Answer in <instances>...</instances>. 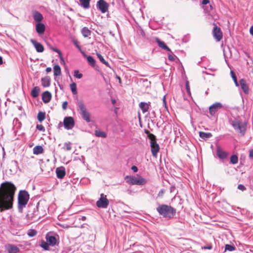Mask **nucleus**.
Wrapping results in <instances>:
<instances>
[{"label": "nucleus", "instance_id": "obj_1", "mask_svg": "<svg viewBox=\"0 0 253 253\" xmlns=\"http://www.w3.org/2000/svg\"><path fill=\"white\" fill-rule=\"evenodd\" d=\"M16 188L10 182L1 184L0 187V211L9 210L13 208L14 196Z\"/></svg>", "mask_w": 253, "mask_h": 253}, {"label": "nucleus", "instance_id": "obj_2", "mask_svg": "<svg viewBox=\"0 0 253 253\" xmlns=\"http://www.w3.org/2000/svg\"><path fill=\"white\" fill-rule=\"evenodd\" d=\"M157 211L164 217L170 219L173 217L176 213V210L170 206L161 205L157 208Z\"/></svg>", "mask_w": 253, "mask_h": 253}, {"label": "nucleus", "instance_id": "obj_3", "mask_svg": "<svg viewBox=\"0 0 253 253\" xmlns=\"http://www.w3.org/2000/svg\"><path fill=\"white\" fill-rule=\"evenodd\" d=\"M29 199L28 193L25 191H20L18 196V208L19 211L22 212L23 209L25 208Z\"/></svg>", "mask_w": 253, "mask_h": 253}, {"label": "nucleus", "instance_id": "obj_4", "mask_svg": "<svg viewBox=\"0 0 253 253\" xmlns=\"http://www.w3.org/2000/svg\"><path fill=\"white\" fill-rule=\"evenodd\" d=\"M126 182L132 185H142L147 183V180L140 176H126L125 178Z\"/></svg>", "mask_w": 253, "mask_h": 253}, {"label": "nucleus", "instance_id": "obj_5", "mask_svg": "<svg viewBox=\"0 0 253 253\" xmlns=\"http://www.w3.org/2000/svg\"><path fill=\"white\" fill-rule=\"evenodd\" d=\"M148 137L150 139V146L152 156L156 158L157 154L160 150L159 145L156 142V137L154 135L149 133Z\"/></svg>", "mask_w": 253, "mask_h": 253}, {"label": "nucleus", "instance_id": "obj_6", "mask_svg": "<svg viewBox=\"0 0 253 253\" xmlns=\"http://www.w3.org/2000/svg\"><path fill=\"white\" fill-rule=\"evenodd\" d=\"M77 105L80 110L81 114L83 119L87 123L90 122L91 121L90 119V115L87 111L85 105L82 101L78 102Z\"/></svg>", "mask_w": 253, "mask_h": 253}, {"label": "nucleus", "instance_id": "obj_7", "mask_svg": "<svg viewBox=\"0 0 253 253\" xmlns=\"http://www.w3.org/2000/svg\"><path fill=\"white\" fill-rule=\"evenodd\" d=\"M109 205V201L107 199L106 196L103 194H101L100 198L96 202V206L100 208H107Z\"/></svg>", "mask_w": 253, "mask_h": 253}, {"label": "nucleus", "instance_id": "obj_8", "mask_svg": "<svg viewBox=\"0 0 253 253\" xmlns=\"http://www.w3.org/2000/svg\"><path fill=\"white\" fill-rule=\"evenodd\" d=\"M63 124L65 129L67 130L72 129L75 126V122L73 118L72 117H66L64 118Z\"/></svg>", "mask_w": 253, "mask_h": 253}, {"label": "nucleus", "instance_id": "obj_9", "mask_svg": "<svg viewBox=\"0 0 253 253\" xmlns=\"http://www.w3.org/2000/svg\"><path fill=\"white\" fill-rule=\"evenodd\" d=\"M96 6L102 13H104L108 11L109 5L104 0H99Z\"/></svg>", "mask_w": 253, "mask_h": 253}, {"label": "nucleus", "instance_id": "obj_10", "mask_svg": "<svg viewBox=\"0 0 253 253\" xmlns=\"http://www.w3.org/2000/svg\"><path fill=\"white\" fill-rule=\"evenodd\" d=\"M223 107L222 104L220 102H216L209 107V113L211 116H214L215 113Z\"/></svg>", "mask_w": 253, "mask_h": 253}, {"label": "nucleus", "instance_id": "obj_11", "mask_svg": "<svg viewBox=\"0 0 253 253\" xmlns=\"http://www.w3.org/2000/svg\"><path fill=\"white\" fill-rule=\"evenodd\" d=\"M213 36L215 39L217 41H220L222 38V33L220 28L217 27L216 25H214L212 31Z\"/></svg>", "mask_w": 253, "mask_h": 253}, {"label": "nucleus", "instance_id": "obj_12", "mask_svg": "<svg viewBox=\"0 0 253 253\" xmlns=\"http://www.w3.org/2000/svg\"><path fill=\"white\" fill-rule=\"evenodd\" d=\"M232 125L235 129L239 130L241 133H243V134L244 133L245 127V126L241 125L239 121H233Z\"/></svg>", "mask_w": 253, "mask_h": 253}, {"label": "nucleus", "instance_id": "obj_13", "mask_svg": "<svg viewBox=\"0 0 253 253\" xmlns=\"http://www.w3.org/2000/svg\"><path fill=\"white\" fill-rule=\"evenodd\" d=\"M5 249L8 253H17L20 251L19 248L12 244H7L5 246Z\"/></svg>", "mask_w": 253, "mask_h": 253}, {"label": "nucleus", "instance_id": "obj_14", "mask_svg": "<svg viewBox=\"0 0 253 253\" xmlns=\"http://www.w3.org/2000/svg\"><path fill=\"white\" fill-rule=\"evenodd\" d=\"M30 42L33 44V45L34 46L35 48L36 49V51L38 52H42L43 51L44 47L41 43L37 42V41H36L35 40H34L33 39H31L30 40Z\"/></svg>", "mask_w": 253, "mask_h": 253}, {"label": "nucleus", "instance_id": "obj_15", "mask_svg": "<svg viewBox=\"0 0 253 253\" xmlns=\"http://www.w3.org/2000/svg\"><path fill=\"white\" fill-rule=\"evenodd\" d=\"M240 85L244 92L246 94H248L250 92L249 86L244 79H242L240 80Z\"/></svg>", "mask_w": 253, "mask_h": 253}, {"label": "nucleus", "instance_id": "obj_16", "mask_svg": "<svg viewBox=\"0 0 253 253\" xmlns=\"http://www.w3.org/2000/svg\"><path fill=\"white\" fill-rule=\"evenodd\" d=\"M33 17L34 21L37 23H41L43 18L42 15L38 11L33 12Z\"/></svg>", "mask_w": 253, "mask_h": 253}, {"label": "nucleus", "instance_id": "obj_17", "mask_svg": "<svg viewBox=\"0 0 253 253\" xmlns=\"http://www.w3.org/2000/svg\"><path fill=\"white\" fill-rule=\"evenodd\" d=\"M56 173L58 178L62 179L66 174L65 168L63 167L57 168L56 169Z\"/></svg>", "mask_w": 253, "mask_h": 253}, {"label": "nucleus", "instance_id": "obj_18", "mask_svg": "<svg viewBox=\"0 0 253 253\" xmlns=\"http://www.w3.org/2000/svg\"><path fill=\"white\" fill-rule=\"evenodd\" d=\"M45 26L42 23H38L36 25V30L39 35H42L44 33Z\"/></svg>", "mask_w": 253, "mask_h": 253}, {"label": "nucleus", "instance_id": "obj_19", "mask_svg": "<svg viewBox=\"0 0 253 253\" xmlns=\"http://www.w3.org/2000/svg\"><path fill=\"white\" fill-rule=\"evenodd\" d=\"M51 98V93L48 91H46L43 92L42 94V99L43 102L47 103H48Z\"/></svg>", "mask_w": 253, "mask_h": 253}, {"label": "nucleus", "instance_id": "obj_20", "mask_svg": "<svg viewBox=\"0 0 253 253\" xmlns=\"http://www.w3.org/2000/svg\"><path fill=\"white\" fill-rule=\"evenodd\" d=\"M216 154L220 159H225L227 156V153L224 151L220 147H217Z\"/></svg>", "mask_w": 253, "mask_h": 253}, {"label": "nucleus", "instance_id": "obj_21", "mask_svg": "<svg viewBox=\"0 0 253 253\" xmlns=\"http://www.w3.org/2000/svg\"><path fill=\"white\" fill-rule=\"evenodd\" d=\"M150 106V102L149 103L141 102L139 103V106L141 108L142 112L145 113L148 111Z\"/></svg>", "mask_w": 253, "mask_h": 253}, {"label": "nucleus", "instance_id": "obj_22", "mask_svg": "<svg viewBox=\"0 0 253 253\" xmlns=\"http://www.w3.org/2000/svg\"><path fill=\"white\" fill-rule=\"evenodd\" d=\"M47 242L49 245L54 246L56 243V239L55 237L52 236L47 235L46 237Z\"/></svg>", "mask_w": 253, "mask_h": 253}, {"label": "nucleus", "instance_id": "obj_23", "mask_svg": "<svg viewBox=\"0 0 253 253\" xmlns=\"http://www.w3.org/2000/svg\"><path fill=\"white\" fill-rule=\"evenodd\" d=\"M80 5L84 9H88L90 7V0H79Z\"/></svg>", "mask_w": 253, "mask_h": 253}, {"label": "nucleus", "instance_id": "obj_24", "mask_svg": "<svg viewBox=\"0 0 253 253\" xmlns=\"http://www.w3.org/2000/svg\"><path fill=\"white\" fill-rule=\"evenodd\" d=\"M156 42L158 44L159 46L163 49H166L168 51H170V49L166 45L164 42L161 41L159 38L155 39Z\"/></svg>", "mask_w": 253, "mask_h": 253}, {"label": "nucleus", "instance_id": "obj_25", "mask_svg": "<svg viewBox=\"0 0 253 253\" xmlns=\"http://www.w3.org/2000/svg\"><path fill=\"white\" fill-rule=\"evenodd\" d=\"M81 33L84 38H87L91 35V31L88 28L84 27L82 28Z\"/></svg>", "mask_w": 253, "mask_h": 253}, {"label": "nucleus", "instance_id": "obj_26", "mask_svg": "<svg viewBox=\"0 0 253 253\" xmlns=\"http://www.w3.org/2000/svg\"><path fill=\"white\" fill-rule=\"evenodd\" d=\"M42 84L44 87H48L50 84V80L48 77H45L42 79Z\"/></svg>", "mask_w": 253, "mask_h": 253}, {"label": "nucleus", "instance_id": "obj_27", "mask_svg": "<svg viewBox=\"0 0 253 253\" xmlns=\"http://www.w3.org/2000/svg\"><path fill=\"white\" fill-rule=\"evenodd\" d=\"M43 149L42 146L38 145L33 148V153L35 155L41 154L43 153Z\"/></svg>", "mask_w": 253, "mask_h": 253}, {"label": "nucleus", "instance_id": "obj_28", "mask_svg": "<svg viewBox=\"0 0 253 253\" xmlns=\"http://www.w3.org/2000/svg\"><path fill=\"white\" fill-rule=\"evenodd\" d=\"M95 135L97 137L102 138H106L107 137L106 133L100 129H96L95 130Z\"/></svg>", "mask_w": 253, "mask_h": 253}, {"label": "nucleus", "instance_id": "obj_29", "mask_svg": "<svg viewBox=\"0 0 253 253\" xmlns=\"http://www.w3.org/2000/svg\"><path fill=\"white\" fill-rule=\"evenodd\" d=\"M40 88L38 86L35 87L31 91V95L36 98L38 96L39 94Z\"/></svg>", "mask_w": 253, "mask_h": 253}, {"label": "nucleus", "instance_id": "obj_30", "mask_svg": "<svg viewBox=\"0 0 253 253\" xmlns=\"http://www.w3.org/2000/svg\"><path fill=\"white\" fill-rule=\"evenodd\" d=\"M54 75L55 76H59L61 74V68L58 65H56L53 67Z\"/></svg>", "mask_w": 253, "mask_h": 253}, {"label": "nucleus", "instance_id": "obj_31", "mask_svg": "<svg viewBox=\"0 0 253 253\" xmlns=\"http://www.w3.org/2000/svg\"><path fill=\"white\" fill-rule=\"evenodd\" d=\"M199 135L202 138H209L212 136V135L210 132H205L200 131L199 132Z\"/></svg>", "mask_w": 253, "mask_h": 253}, {"label": "nucleus", "instance_id": "obj_32", "mask_svg": "<svg viewBox=\"0 0 253 253\" xmlns=\"http://www.w3.org/2000/svg\"><path fill=\"white\" fill-rule=\"evenodd\" d=\"M86 59L88 64L92 67H94L95 65L96 61L91 56H86Z\"/></svg>", "mask_w": 253, "mask_h": 253}, {"label": "nucleus", "instance_id": "obj_33", "mask_svg": "<svg viewBox=\"0 0 253 253\" xmlns=\"http://www.w3.org/2000/svg\"><path fill=\"white\" fill-rule=\"evenodd\" d=\"M37 117L40 122H42L45 119V113L42 112H39Z\"/></svg>", "mask_w": 253, "mask_h": 253}, {"label": "nucleus", "instance_id": "obj_34", "mask_svg": "<svg viewBox=\"0 0 253 253\" xmlns=\"http://www.w3.org/2000/svg\"><path fill=\"white\" fill-rule=\"evenodd\" d=\"M49 245L47 242H46L44 241H42L40 244L41 247L44 249L45 250H49Z\"/></svg>", "mask_w": 253, "mask_h": 253}, {"label": "nucleus", "instance_id": "obj_35", "mask_svg": "<svg viewBox=\"0 0 253 253\" xmlns=\"http://www.w3.org/2000/svg\"><path fill=\"white\" fill-rule=\"evenodd\" d=\"M70 88L73 94H76L77 93V85L75 83L70 84Z\"/></svg>", "mask_w": 253, "mask_h": 253}, {"label": "nucleus", "instance_id": "obj_36", "mask_svg": "<svg viewBox=\"0 0 253 253\" xmlns=\"http://www.w3.org/2000/svg\"><path fill=\"white\" fill-rule=\"evenodd\" d=\"M98 58H99V60L104 64L106 65L107 66H109V63L106 62L105 59H104L103 57L99 53L96 54Z\"/></svg>", "mask_w": 253, "mask_h": 253}, {"label": "nucleus", "instance_id": "obj_37", "mask_svg": "<svg viewBox=\"0 0 253 253\" xmlns=\"http://www.w3.org/2000/svg\"><path fill=\"white\" fill-rule=\"evenodd\" d=\"M238 157L235 155H232L230 158V163L233 164H236L238 163Z\"/></svg>", "mask_w": 253, "mask_h": 253}, {"label": "nucleus", "instance_id": "obj_38", "mask_svg": "<svg viewBox=\"0 0 253 253\" xmlns=\"http://www.w3.org/2000/svg\"><path fill=\"white\" fill-rule=\"evenodd\" d=\"M235 250V247L231 245L226 244L225 246V251H233Z\"/></svg>", "mask_w": 253, "mask_h": 253}, {"label": "nucleus", "instance_id": "obj_39", "mask_svg": "<svg viewBox=\"0 0 253 253\" xmlns=\"http://www.w3.org/2000/svg\"><path fill=\"white\" fill-rule=\"evenodd\" d=\"M63 149L66 151H69L71 149V143L66 142L64 145Z\"/></svg>", "mask_w": 253, "mask_h": 253}, {"label": "nucleus", "instance_id": "obj_40", "mask_svg": "<svg viewBox=\"0 0 253 253\" xmlns=\"http://www.w3.org/2000/svg\"><path fill=\"white\" fill-rule=\"evenodd\" d=\"M74 76L76 78L80 79L83 77V75L82 74L79 73V70H76L74 71Z\"/></svg>", "mask_w": 253, "mask_h": 253}, {"label": "nucleus", "instance_id": "obj_41", "mask_svg": "<svg viewBox=\"0 0 253 253\" xmlns=\"http://www.w3.org/2000/svg\"><path fill=\"white\" fill-rule=\"evenodd\" d=\"M37 234V231L35 230H30L28 232V235L29 237H32Z\"/></svg>", "mask_w": 253, "mask_h": 253}, {"label": "nucleus", "instance_id": "obj_42", "mask_svg": "<svg viewBox=\"0 0 253 253\" xmlns=\"http://www.w3.org/2000/svg\"><path fill=\"white\" fill-rule=\"evenodd\" d=\"M73 42L74 43V44H75V45L79 49L80 51H81V46L79 45V42H78L77 41V40H73Z\"/></svg>", "mask_w": 253, "mask_h": 253}, {"label": "nucleus", "instance_id": "obj_43", "mask_svg": "<svg viewBox=\"0 0 253 253\" xmlns=\"http://www.w3.org/2000/svg\"><path fill=\"white\" fill-rule=\"evenodd\" d=\"M37 128L41 131H44V127L42 125H37L36 126Z\"/></svg>", "mask_w": 253, "mask_h": 253}, {"label": "nucleus", "instance_id": "obj_44", "mask_svg": "<svg viewBox=\"0 0 253 253\" xmlns=\"http://www.w3.org/2000/svg\"><path fill=\"white\" fill-rule=\"evenodd\" d=\"M238 189L240 190H241V191H245L246 189V188L245 187V186L242 185V184L238 185Z\"/></svg>", "mask_w": 253, "mask_h": 253}, {"label": "nucleus", "instance_id": "obj_45", "mask_svg": "<svg viewBox=\"0 0 253 253\" xmlns=\"http://www.w3.org/2000/svg\"><path fill=\"white\" fill-rule=\"evenodd\" d=\"M230 74L232 78L233 79V81L237 80V77L236 76L235 73L233 71H230Z\"/></svg>", "mask_w": 253, "mask_h": 253}, {"label": "nucleus", "instance_id": "obj_46", "mask_svg": "<svg viewBox=\"0 0 253 253\" xmlns=\"http://www.w3.org/2000/svg\"><path fill=\"white\" fill-rule=\"evenodd\" d=\"M68 102L67 101H65L62 104V108L63 110H66L67 107Z\"/></svg>", "mask_w": 253, "mask_h": 253}, {"label": "nucleus", "instance_id": "obj_47", "mask_svg": "<svg viewBox=\"0 0 253 253\" xmlns=\"http://www.w3.org/2000/svg\"><path fill=\"white\" fill-rule=\"evenodd\" d=\"M186 90H187V92L188 93H190V87L189 85L188 82H187L186 83Z\"/></svg>", "mask_w": 253, "mask_h": 253}, {"label": "nucleus", "instance_id": "obj_48", "mask_svg": "<svg viewBox=\"0 0 253 253\" xmlns=\"http://www.w3.org/2000/svg\"><path fill=\"white\" fill-rule=\"evenodd\" d=\"M131 169L134 172H136L137 171H138V169L137 168V167L135 166H133L132 167H131Z\"/></svg>", "mask_w": 253, "mask_h": 253}, {"label": "nucleus", "instance_id": "obj_49", "mask_svg": "<svg viewBox=\"0 0 253 253\" xmlns=\"http://www.w3.org/2000/svg\"><path fill=\"white\" fill-rule=\"evenodd\" d=\"M164 190H161L158 193V196L159 197H162L164 193Z\"/></svg>", "mask_w": 253, "mask_h": 253}, {"label": "nucleus", "instance_id": "obj_50", "mask_svg": "<svg viewBox=\"0 0 253 253\" xmlns=\"http://www.w3.org/2000/svg\"><path fill=\"white\" fill-rule=\"evenodd\" d=\"M140 35L142 36V37H143V38L145 37V32L143 31V30L142 29H140Z\"/></svg>", "mask_w": 253, "mask_h": 253}, {"label": "nucleus", "instance_id": "obj_51", "mask_svg": "<svg viewBox=\"0 0 253 253\" xmlns=\"http://www.w3.org/2000/svg\"><path fill=\"white\" fill-rule=\"evenodd\" d=\"M210 2L209 0H202V4L204 5H206Z\"/></svg>", "mask_w": 253, "mask_h": 253}, {"label": "nucleus", "instance_id": "obj_52", "mask_svg": "<svg viewBox=\"0 0 253 253\" xmlns=\"http://www.w3.org/2000/svg\"><path fill=\"white\" fill-rule=\"evenodd\" d=\"M250 33L253 36V25L250 27Z\"/></svg>", "mask_w": 253, "mask_h": 253}, {"label": "nucleus", "instance_id": "obj_53", "mask_svg": "<svg viewBox=\"0 0 253 253\" xmlns=\"http://www.w3.org/2000/svg\"><path fill=\"white\" fill-rule=\"evenodd\" d=\"M163 101L164 105L165 106V107H166V100L165 96L163 97Z\"/></svg>", "mask_w": 253, "mask_h": 253}, {"label": "nucleus", "instance_id": "obj_54", "mask_svg": "<svg viewBox=\"0 0 253 253\" xmlns=\"http://www.w3.org/2000/svg\"><path fill=\"white\" fill-rule=\"evenodd\" d=\"M249 156L251 158L253 157V149L250 151V154H249Z\"/></svg>", "mask_w": 253, "mask_h": 253}, {"label": "nucleus", "instance_id": "obj_55", "mask_svg": "<svg viewBox=\"0 0 253 253\" xmlns=\"http://www.w3.org/2000/svg\"><path fill=\"white\" fill-rule=\"evenodd\" d=\"M54 51L56 52L57 53H58L59 54V55H61V52H60V51L56 48L54 49Z\"/></svg>", "mask_w": 253, "mask_h": 253}, {"label": "nucleus", "instance_id": "obj_56", "mask_svg": "<svg viewBox=\"0 0 253 253\" xmlns=\"http://www.w3.org/2000/svg\"><path fill=\"white\" fill-rule=\"evenodd\" d=\"M169 59L170 61H173L174 60V58L172 56V55H169Z\"/></svg>", "mask_w": 253, "mask_h": 253}, {"label": "nucleus", "instance_id": "obj_57", "mask_svg": "<svg viewBox=\"0 0 253 253\" xmlns=\"http://www.w3.org/2000/svg\"><path fill=\"white\" fill-rule=\"evenodd\" d=\"M51 71V68L50 67H47L46 69V72L47 73H49Z\"/></svg>", "mask_w": 253, "mask_h": 253}, {"label": "nucleus", "instance_id": "obj_58", "mask_svg": "<svg viewBox=\"0 0 253 253\" xmlns=\"http://www.w3.org/2000/svg\"><path fill=\"white\" fill-rule=\"evenodd\" d=\"M175 189V187L174 186H171L170 187V192H172Z\"/></svg>", "mask_w": 253, "mask_h": 253}, {"label": "nucleus", "instance_id": "obj_59", "mask_svg": "<svg viewBox=\"0 0 253 253\" xmlns=\"http://www.w3.org/2000/svg\"><path fill=\"white\" fill-rule=\"evenodd\" d=\"M234 83H235V84L236 86H238L239 85V83L237 82V79L236 80H234Z\"/></svg>", "mask_w": 253, "mask_h": 253}, {"label": "nucleus", "instance_id": "obj_60", "mask_svg": "<svg viewBox=\"0 0 253 253\" xmlns=\"http://www.w3.org/2000/svg\"><path fill=\"white\" fill-rule=\"evenodd\" d=\"M60 60H61V62H63V63H65V62H64V59H63V58L62 56V54H61V55H60Z\"/></svg>", "mask_w": 253, "mask_h": 253}, {"label": "nucleus", "instance_id": "obj_61", "mask_svg": "<svg viewBox=\"0 0 253 253\" xmlns=\"http://www.w3.org/2000/svg\"><path fill=\"white\" fill-rule=\"evenodd\" d=\"M81 52V53H82L83 55L84 56V57L86 58V56H87L86 54L84 53V52L82 50L81 51H80Z\"/></svg>", "mask_w": 253, "mask_h": 253}, {"label": "nucleus", "instance_id": "obj_62", "mask_svg": "<svg viewBox=\"0 0 253 253\" xmlns=\"http://www.w3.org/2000/svg\"><path fill=\"white\" fill-rule=\"evenodd\" d=\"M80 219H81L83 221H84L86 219V217L84 216H83Z\"/></svg>", "mask_w": 253, "mask_h": 253}, {"label": "nucleus", "instance_id": "obj_63", "mask_svg": "<svg viewBox=\"0 0 253 253\" xmlns=\"http://www.w3.org/2000/svg\"><path fill=\"white\" fill-rule=\"evenodd\" d=\"M204 249L210 250L211 249V246L205 247Z\"/></svg>", "mask_w": 253, "mask_h": 253}, {"label": "nucleus", "instance_id": "obj_64", "mask_svg": "<svg viewBox=\"0 0 253 253\" xmlns=\"http://www.w3.org/2000/svg\"><path fill=\"white\" fill-rule=\"evenodd\" d=\"M109 34L113 37H114L115 36V34L111 31L109 32Z\"/></svg>", "mask_w": 253, "mask_h": 253}]
</instances>
